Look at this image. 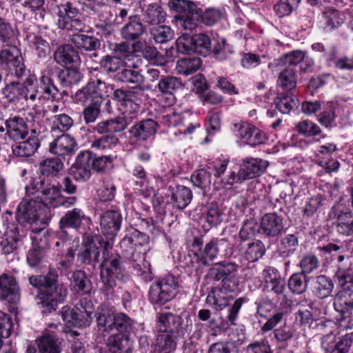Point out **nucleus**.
Returning a JSON list of instances; mask_svg holds the SVG:
<instances>
[{"instance_id": "62", "label": "nucleus", "mask_w": 353, "mask_h": 353, "mask_svg": "<svg viewBox=\"0 0 353 353\" xmlns=\"http://www.w3.org/2000/svg\"><path fill=\"white\" fill-rule=\"evenodd\" d=\"M277 109L283 114H288L296 105V100L292 94H286L275 99Z\"/></svg>"}, {"instance_id": "63", "label": "nucleus", "mask_w": 353, "mask_h": 353, "mask_svg": "<svg viewBox=\"0 0 353 353\" xmlns=\"http://www.w3.org/2000/svg\"><path fill=\"white\" fill-rule=\"evenodd\" d=\"M101 104L97 101H90L83 110V115L85 123H94L99 117Z\"/></svg>"}, {"instance_id": "14", "label": "nucleus", "mask_w": 353, "mask_h": 353, "mask_svg": "<svg viewBox=\"0 0 353 353\" xmlns=\"http://www.w3.org/2000/svg\"><path fill=\"white\" fill-rule=\"evenodd\" d=\"M175 6L184 10L185 14L181 17V26L184 29L192 30L196 28L201 17V10L189 0H176Z\"/></svg>"}, {"instance_id": "37", "label": "nucleus", "mask_w": 353, "mask_h": 353, "mask_svg": "<svg viewBox=\"0 0 353 353\" xmlns=\"http://www.w3.org/2000/svg\"><path fill=\"white\" fill-rule=\"evenodd\" d=\"M201 61L199 57H186L177 61L176 70L178 74L188 76L196 72L201 67Z\"/></svg>"}, {"instance_id": "43", "label": "nucleus", "mask_w": 353, "mask_h": 353, "mask_svg": "<svg viewBox=\"0 0 353 353\" xmlns=\"http://www.w3.org/2000/svg\"><path fill=\"white\" fill-rule=\"evenodd\" d=\"M150 33L154 41L159 43H167L174 37L173 30L165 25L152 27L150 30Z\"/></svg>"}, {"instance_id": "50", "label": "nucleus", "mask_w": 353, "mask_h": 353, "mask_svg": "<svg viewBox=\"0 0 353 353\" xmlns=\"http://www.w3.org/2000/svg\"><path fill=\"white\" fill-rule=\"evenodd\" d=\"M333 283L328 277L321 275L316 277L315 291L320 299L327 297L333 289Z\"/></svg>"}, {"instance_id": "5", "label": "nucleus", "mask_w": 353, "mask_h": 353, "mask_svg": "<svg viewBox=\"0 0 353 353\" xmlns=\"http://www.w3.org/2000/svg\"><path fill=\"white\" fill-rule=\"evenodd\" d=\"M203 241L199 237H195L192 242V248L194 254L196 255L203 265H208L214 261L219 254H226L230 248V243L225 238H214L207 243L203 249H201Z\"/></svg>"}, {"instance_id": "51", "label": "nucleus", "mask_w": 353, "mask_h": 353, "mask_svg": "<svg viewBox=\"0 0 353 353\" xmlns=\"http://www.w3.org/2000/svg\"><path fill=\"white\" fill-rule=\"evenodd\" d=\"M194 52L205 56L211 49L210 37L205 34H196L192 36Z\"/></svg>"}, {"instance_id": "29", "label": "nucleus", "mask_w": 353, "mask_h": 353, "mask_svg": "<svg viewBox=\"0 0 353 353\" xmlns=\"http://www.w3.org/2000/svg\"><path fill=\"white\" fill-rule=\"evenodd\" d=\"M145 31L144 25L137 15L130 17L129 21L121 29V35L126 41H134Z\"/></svg>"}, {"instance_id": "64", "label": "nucleus", "mask_w": 353, "mask_h": 353, "mask_svg": "<svg viewBox=\"0 0 353 353\" xmlns=\"http://www.w3.org/2000/svg\"><path fill=\"white\" fill-rule=\"evenodd\" d=\"M59 78L64 85L72 86L77 84L81 79L82 76L76 69H66L61 72Z\"/></svg>"}, {"instance_id": "23", "label": "nucleus", "mask_w": 353, "mask_h": 353, "mask_svg": "<svg viewBox=\"0 0 353 353\" xmlns=\"http://www.w3.org/2000/svg\"><path fill=\"white\" fill-rule=\"evenodd\" d=\"M159 128V124L152 119L139 121L130 130V134L139 141H145L153 137Z\"/></svg>"}, {"instance_id": "59", "label": "nucleus", "mask_w": 353, "mask_h": 353, "mask_svg": "<svg viewBox=\"0 0 353 353\" xmlns=\"http://www.w3.org/2000/svg\"><path fill=\"white\" fill-rule=\"evenodd\" d=\"M114 157L112 155H105L93 158L92 155L91 165L97 172H103L112 167Z\"/></svg>"}, {"instance_id": "13", "label": "nucleus", "mask_w": 353, "mask_h": 353, "mask_svg": "<svg viewBox=\"0 0 353 353\" xmlns=\"http://www.w3.org/2000/svg\"><path fill=\"white\" fill-rule=\"evenodd\" d=\"M233 131L237 137L246 140L250 145L262 144L266 140V137L263 132L249 123H234Z\"/></svg>"}, {"instance_id": "42", "label": "nucleus", "mask_w": 353, "mask_h": 353, "mask_svg": "<svg viewBox=\"0 0 353 353\" xmlns=\"http://www.w3.org/2000/svg\"><path fill=\"white\" fill-rule=\"evenodd\" d=\"M119 139L114 134L103 136L90 142L91 148L97 152H105L117 145Z\"/></svg>"}, {"instance_id": "54", "label": "nucleus", "mask_w": 353, "mask_h": 353, "mask_svg": "<svg viewBox=\"0 0 353 353\" xmlns=\"http://www.w3.org/2000/svg\"><path fill=\"white\" fill-rule=\"evenodd\" d=\"M325 23L330 30L340 26L344 21V15L339 11L329 9L324 12Z\"/></svg>"}, {"instance_id": "18", "label": "nucleus", "mask_w": 353, "mask_h": 353, "mask_svg": "<svg viewBox=\"0 0 353 353\" xmlns=\"http://www.w3.org/2000/svg\"><path fill=\"white\" fill-rule=\"evenodd\" d=\"M102 246L99 237H85L79 255L81 261L84 263H90L92 261H98Z\"/></svg>"}, {"instance_id": "38", "label": "nucleus", "mask_w": 353, "mask_h": 353, "mask_svg": "<svg viewBox=\"0 0 353 353\" xmlns=\"http://www.w3.org/2000/svg\"><path fill=\"white\" fill-rule=\"evenodd\" d=\"M166 13L163 8L157 3H152L147 6L144 14L146 23L156 26L165 21Z\"/></svg>"}, {"instance_id": "4", "label": "nucleus", "mask_w": 353, "mask_h": 353, "mask_svg": "<svg viewBox=\"0 0 353 353\" xmlns=\"http://www.w3.org/2000/svg\"><path fill=\"white\" fill-rule=\"evenodd\" d=\"M122 274L120 259L116 254L110 253L108 250L103 252V261L101 263V281L103 283L102 290L107 295L112 294L116 287V279Z\"/></svg>"}, {"instance_id": "47", "label": "nucleus", "mask_w": 353, "mask_h": 353, "mask_svg": "<svg viewBox=\"0 0 353 353\" xmlns=\"http://www.w3.org/2000/svg\"><path fill=\"white\" fill-rule=\"evenodd\" d=\"M181 86V83L174 77H165L157 84L158 90L165 94H172Z\"/></svg>"}, {"instance_id": "17", "label": "nucleus", "mask_w": 353, "mask_h": 353, "mask_svg": "<svg viewBox=\"0 0 353 353\" xmlns=\"http://www.w3.org/2000/svg\"><path fill=\"white\" fill-rule=\"evenodd\" d=\"M0 63H5L10 68H15V74L18 77L21 76L24 72L21 51L14 46H10L8 48L0 51Z\"/></svg>"}, {"instance_id": "58", "label": "nucleus", "mask_w": 353, "mask_h": 353, "mask_svg": "<svg viewBox=\"0 0 353 353\" xmlns=\"http://www.w3.org/2000/svg\"><path fill=\"white\" fill-rule=\"evenodd\" d=\"M73 284L79 293H88L90 290V282L84 272L77 271L72 275Z\"/></svg>"}, {"instance_id": "53", "label": "nucleus", "mask_w": 353, "mask_h": 353, "mask_svg": "<svg viewBox=\"0 0 353 353\" xmlns=\"http://www.w3.org/2000/svg\"><path fill=\"white\" fill-rule=\"evenodd\" d=\"M298 245V239L293 234H288L285 236L279 245V252L283 257L291 255Z\"/></svg>"}, {"instance_id": "55", "label": "nucleus", "mask_w": 353, "mask_h": 353, "mask_svg": "<svg viewBox=\"0 0 353 353\" xmlns=\"http://www.w3.org/2000/svg\"><path fill=\"white\" fill-rule=\"evenodd\" d=\"M265 249L263 243L260 241H256L248 245L245 251V257L250 261H256L265 254Z\"/></svg>"}, {"instance_id": "16", "label": "nucleus", "mask_w": 353, "mask_h": 353, "mask_svg": "<svg viewBox=\"0 0 353 353\" xmlns=\"http://www.w3.org/2000/svg\"><path fill=\"white\" fill-rule=\"evenodd\" d=\"M39 205L32 199H23L17 207V219L21 225H32L39 221Z\"/></svg>"}, {"instance_id": "27", "label": "nucleus", "mask_w": 353, "mask_h": 353, "mask_svg": "<svg viewBox=\"0 0 353 353\" xmlns=\"http://www.w3.org/2000/svg\"><path fill=\"white\" fill-rule=\"evenodd\" d=\"M163 119L169 126L178 128V130L174 132L175 136L178 134H191L196 128L199 127V123H190L188 121L185 120L181 115L175 113L166 114L164 116Z\"/></svg>"}, {"instance_id": "15", "label": "nucleus", "mask_w": 353, "mask_h": 353, "mask_svg": "<svg viewBox=\"0 0 353 353\" xmlns=\"http://www.w3.org/2000/svg\"><path fill=\"white\" fill-rule=\"evenodd\" d=\"M121 216L114 210L105 212L100 219V228L101 232L107 239L112 240L120 230Z\"/></svg>"}, {"instance_id": "21", "label": "nucleus", "mask_w": 353, "mask_h": 353, "mask_svg": "<svg viewBox=\"0 0 353 353\" xmlns=\"http://www.w3.org/2000/svg\"><path fill=\"white\" fill-rule=\"evenodd\" d=\"M268 165L269 163L266 160L249 157L243 160L240 169L245 179L248 180L261 175Z\"/></svg>"}, {"instance_id": "46", "label": "nucleus", "mask_w": 353, "mask_h": 353, "mask_svg": "<svg viewBox=\"0 0 353 353\" xmlns=\"http://www.w3.org/2000/svg\"><path fill=\"white\" fill-rule=\"evenodd\" d=\"M279 85L285 89L292 90L296 84V75L295 69L292 67H286L281 70L278 79Z\"/></svg>"}, {"instance_id": "56", "label": "nucleus", "mask_w": 353, "mask_h": 353, "mask_svg": "<svg viewBox=\"0 0 353 353\" xmlns=\"http://www.w3.org/2000/svg\"><path fill=\"white\" fill-rule=\"evenodd\" d=\"M321 110H322L323 112L320 114L318 121L321 125L325 127L330 126L335 119L333 102L323 103Z\"/></svg>"}, {"instance_id": "9", "label": "nucleus", "mask_w": 353, "mask_h": 353, "mask_svg": "<svg viewBox=\"0 0 353 353\" xmlns=\"http://www.w3.org/2000/svg\"><path fill=\"white\" fill-rule=\"evenodd\" d=\"M112 91V86L107 85L101 80L92 81L76 93V98L78 101L82 103L93 101L101 104L103 100Z\"/></svg>"}, {"instance_id": "2", "label": "nucleus", "mask_w": 353, "mask_h": 353, "mask_svg": "<svg viewBox=\"0 0 353 353\" xmlns=\"http://www.w3.org/2000/svg\"><path fill=\"white\" fill-rule=\"evenodd\" d=\"M29 283L41 291L39 295V303L43 307V312L55 310L58 303L62 301L67 294L65 287L47 276H32L29 278Z\"/></svg>"}, {"instance_id": "20", "label": "nucleus", "mask_w": 353, "mask_h": 353, "mask_svg": "<svg viewBox=\"0 0 353 353\" xmlns=\"http://www.w3.org/2000/svg\"><path fill=\"white\" fill-rule=\"evenodd\" d=\"M76 146L74 139L63 134L50 143L49 151L54 155L65 157L73 154Z\"/></svg>"}, {"instance_id": "12", "label": "nucleus", "mask_w": 353, "mask_h": 353, "mask_svg": "<svg viewBox=\"0 0 353 353\" xmlns=\"http://www.w3.org/2000/svg\"><path fill=\"white\" fill-rule=\"evenodd\" d=\"M123 115V117H119L99 122L94 127V131L99 134H108L107 135H110L124 130L131 123L134 117H132V114H130L129 112L125 113L124 107Z\"/></svg>"}, {"instance_id": "7", "label": "nucleus", "mask_w": 353, "mask_h": 353, "mask_svg": "<svg viewBox=\"0 0 353 353\" xmlns=\"http://www.w3.org/2000/svg\"><path fill=\"white\" fill-rule=\"evenodd\" d=\"M28 194L38 193L37 198L46 206L56 208L59 206L61 199V191L59 188L51 184H45L44 181H33L26 188Z\"/></svg>"}, {"instance_id": "24", "label": "nucleus", "mask_w": 353, "mask_h": 353, "mask_svg": "<svg viewBox=\"0 0 353 353\" xmlns=\"http://www.w3.org/2000/svg\"><path fill=\"white\" fill-rule=\"evenodd\" d=\"M182 319L181 316L170 312L160 314L158 316V327L160 332H169L181 335Z\"/></svg>"}, {"instance_id": "30", "label": "nucleus", "mask_w": 353, "mask_h": 353, "mask_svg": "<svg viewBox=\"0 0 353 353\" xmlns=\"http://www.w3.org/2000/svg\"><path fill=\"white\" fill-rule=\"evenodd\" d=\"M334 307L341 314L349 312L353 308V289L348 285L343 287L334 298Z\"/></svg>"}, {"instance_id": "40", "label": "nucleus", "mask_w": 353, "mask_h": 353, "mask_svg": "<svg viewBox=\"0 0 353 353\" xmlns=\"http://www.w3.org/2000/svg\"><path fill=\"white\" fill-rule=\"evenodd\" d=\"M337 232L345 236L353 234V213L350 211L341 212L336 219Z\"/></svg>"}, {"instance_id": "22", "label": "nucleus", "mask_w": 353, "mask_h": 353, "mask_svg": "<svg viewBox=\"0 0 353 353\" xmlns=\"http://www.w3.org/2000/svg\"><path fill=\"white\" fill-rule=\"evenodd\" d=\"M283 218L275 213L265 214L261 222L260 230L267 236H276L283 229Z\"/></svg>"}, {"instance_id": "33", "label": "nucleus", "mask_w": 353, "mask_h": 353, "mask_svg": "<svg viewBox=\"0 0 353 353\" xmlns=\"http://www.w3.org/2000/svg\"><path fill=\"white\" fill-rule=\"evenodd\" d=\"M40 145L35 136H31L27 140L16 143L12 146V153L17 157H30L35 153Z\"/></svg>"}, {"instance_id": "26", "label": "nucleus", "mask_w": 353, "mask_h": 353, "mask_svg": "<svg viewBox=\"0 0 353 353\" xmlns=\"http://www.w3.org/2000/svg\"><path fill=\"white\" fill-rule=\"evenodd\" d=\"M26 236V231H23V229L20 230L19 227L8 228L4 239L1 243L3 252L5 254H9L14 252L17 249L19 242L21 241Z\"/></svg>"}, {"instance_id": "48", "label": "nucleus", "mask_w": 353, "mask_h": 353, "mask_svg": "<svg viewBox=\"0 0 353 353\" xmlns=\"http://www.w3.org/2000/svg\"><path fill=\"white\" fill-rule=\"evenodd\" d=\"M37 345L40 353H60V347L57 339L43 335L37 340Z\"/></svg>"}, {"instance_id": "36", "label": "nucleus", "mask_w": 353, "mask_h": 353, "mask_svg": "<svg viewBox=\"0 0 353 353\" xmlns=\"http://www.w3.org/2000/svg\"><path fill=\"white\" fill-rule=\"evenodd\" d=\"M85 215L84 212L77 208L68 210L59 221L60 228L64 229L66 228H78L81 226L82 221L85 220Z\"/></svg>"}, {"instance_id": "39", "label": "nucleus", "mask_w": 353, "mask_h": 353, "mask_svg": "<svg viewBox=\"0 0 353 353\" xmlns=\"http://www.w3.org/2000/svg\"><path fill=\"white\" fill-rule=\"evenodd\" d=\"M71 41L77 48L86 51L94 50L100 46L98 39L83 34H73Z\"/></svg>"}, {"instance_id": "25", "label": "nucleus", "mask_w": 353, "mask_h": 353, "mask_svg": "<svg viewBox=\"0 0 353 353\" xmlns=\"http://www.w3.org/2000/svg\"><path fill=\"white\" fill-rule=\"evenodd\" d=\"M6 134L14 141L23 139L29 132L27 122L21 117H14L6 121Z\"/></svg>"}, {"instance_id": "28", "label": "nucleus", "mask_w": 353, "mask_h": 353, "mask_svg": "<svg viewBox=\"0 0 353 353\" xmlns=\"http://www.w3.org/2000/svg\"><path fill=\"white\" fill-rule=\"evenodd\" d=\"M180 335L169 332H159L154 343L157 353H173L177 345V339Z\"/></svg>"}, {"instance_id": "49", "label": "nucleus", "mask_w": 353, "mask_h": 353, "mask_svg": "<svg viewBox=\"0 0 353 353\" xmlns=\"http://www.w3.org/2000/svg\"><path fill=\"white\" fill-rule=\"evenodd\" d=\"M63 168V162L57 158L46 159L40 163V170L46 176L55 175Z\"/></svg>"}, {"instance_id": "61", "label": "nucleus", "mask_w": 353, "mask_h": 353, "mask_svg": "<svg viewBox=\"0 0 353 353\" xmlns=\"http://www.w3.org/2000/svg\"><path fill=\"white\" fill-rule=\"evenodd\" d=\"M191 181L194 185L205 189L211 183V174L204 169L199 170L192 175Z\"/></svg>"}, {"instance_id": "60", "label": "nucleus", "mask_w": 353, "mask_h": 353, "mask_svg": "<svg viewBox=\"0 0 353 353\" xmlns=\"http://www.w3.org/2000/svg\"><path fill=\"white\" fill-rule=\"evenodd\" d=\"M288 287L294 294H300L304 292L307 288L306 277L301 274H294L289 279Z\"/></svg>"}, {"instance_id": "45", "label": "nucleus", "mask_w": 353, "mask_h": 353, "mask_svg": "<svg viewBox=\"0 0 353 353\" xmlns=\"http://www.w3.org/2000/svg\"><path fill=\"white\" fill-rule=\"evenodd\" d=\"M323 198L318 194L308 199L302 208V216L309 219L313 216L323 204Z\"/></svg>"}, {"instance_id": "44", "label": "nucleus", "mask_w": 353, "mask_h": 353, "mask_svg": "<svg viewBox=\"0 0 353 353\" xmlns=\"http://www.w3.org/2000/svg\"><path fill=\"white\" fill-rule=\"evenodd\" d=\"M115 314L108 308H101L99 312L97 322L98 327L103 331H111L114 329Z\"/></svg>"}, {"instance_id": "31", "label": "nucleus", "mask_w": 353, "mask_h": 353, "mask_svg": "<svg viewBox=\"0 0 353 353\" xmlns=\"http://www.w3.org/2000/svg\"><path fill=\"white\" fill-rule=\"evenodd\" d=\"M146 234L134 228H130L127 234L121 242V246L127 252L132 251L136 246H141L148 243Z\"/></svg>"}, {"instance_id": "6", "label": "nucleus", "mask_w": 353, "mask_h": 353, "mask_svg": "<svg viewBox=\"0 0 353 353\" xmlns=\"http://www.w3.org/2000/svg\"><path fill=\"white\" fill-rule=\"evenodd\" d=\"M178 293V283L174 276L168 275L150 288L149 299L155 304H164L172 299Z\"/></svg>"}, {"instance_id": "57", "label": "nucleus", "mask_w": 353, "mask_h": 353, "mask_svg": "<svg viewBox=\"0 0 353 353\" xmlns=\"http://www.w3.org/2000/svg\"><path fill=\"white\" fill-rule=\"evenodd\" d=\"M134 325V321L123 313L115 314L114 329L120 332L129 333L132 332Z\"/></svg>"}, {"instance_id": "32", "label": "nucleus", "mask_w": 353, "mask_h": 353, "mask_svg": "<svg viewBox=\"0 0 353 353\" xmlns=\"http://www.w3.org/2000/svg\"><path fill=\"white\" fill-rule=\"evenodd\" d=\"M233 299L232 294L223 292L219 288H214L207 296L206 302L215 310L221 311L228 307L230 301Z\"/></svg>"}, {"instance_id": "3", "label": "nucleus", "mask_w": 353, "mask_h": 353, "mask_svg": "<svg viewBox=\"0 0 353 353\" xmlns=\"http://www.w3.org/2000/svg\"><path fill=\"white\" fill-rule=\"evenodd\" d=\"M39 83L40 88L36 75L30 74L23 83H21L22 99L30 105H35L37 102L40 101L43 97V92L47 95L46 97L48 99H54L58 92L57 88L49 77L41 76Z\"/></svg>"}, {"instance_id": "19", "label": "nucleus", "mask_w": 353, "mask_h": 353, "mask_svg": "<svg viewBox=\"0 0 353 353\" xmlns=\"http://www.w3.org/2000/svg\"><path fill=\"white\" fill-rule=\"evenodd\" d=\"M0 299L10 303L19 301L20 294L15 279L8 274L0 276Z\"/></svg>"}, {"instance_id": "8", "label": "nucleus", "mask_w": 353, "mask_h": 353, "mask_svg": "<svg viewBox=\"0 0 353 353\" xmlns=\"http://www.w3.org/2000/svg\"><path fill=\"white\" fill-rule=\"evenodd\" d=\"M57 24L60 28L68 30L83 31L85 25L80 19L79 9L70 2L58 6Z\"/></svg>"}, {"instance_id": "41", "label": "nucleus", "mask_w": 353, "mask_h": 353, "mask_svg": "<svg viewBox=\"0 0 353 353\" xmlns=\"http://www.w3.org/2000/svg\"><path fill=\"white\" fill-rule=\"evenodd\" d=\"M172 194V199L176 207L179 209L185 208L189 205L192 198L191 190L183 185L176 187Z\"/></svg>"}, {"instance_id": "10", "label": "nucleus", "mask_w": 353, "mask_h": 353, "mask_svg": "<svg viewBox=\"0 0 353 353\" xmlns=\"http://www.w3.org/2000/svg\"><path fill=\"white\" fill-rule=\"evenodd\" d=\"M352 344L350 334L337 336L333 332L321 338V347L325 353H347Z\"/></svg>"}, {"instance_id": "35", "label": "nucleus", "mask_w": 353, "mask_h": 353, "mask_svg": "<svg viewBox=\"0 0 353 353\" xmlns=\"http://www.w3.org/2000/svg\"><path fill=\"white\" fill-rule=\"evenodd\" d=\"M54 59L61 65L76 63L79 60L78 52L70 45L59 46L54 53Z\"/></svg>"}, {"instance_id": "52", "label": "nucleus", "mask_w": 353, "mask_h": 353, "mask_svg": "<svg viewBox=\"0 0 353 353\" xmlns=\"http://www.w3.org/2000/svg\"><path fill=\"white\" fill-rule=\"evenodd\" d=\"M216 267L211 270L212 274H214L216 280H221L223 278L234 273L238 268V265L233 262L219 263Z\"/></svg>"}, {"instance_id": "1", "label": "nucleus", "mask_w": 353, "mask_h": 353, "mask_svg": "<svg viewBox=\"0 0 353 353\" xmlns=\"http://www.w3.org/2000/svg\"><path fill=\"white\" fill-rule=\"evenodd\" d=\"M122 81L131 84L133 90L117 89L114 91V99L125 108V113L132 114L136 117L139 110V102L143 97V84L144 77L138 71L132 69H124L120 74Z\"/></svg>"}, {"instance_id": "11", "label": "nucleus", "mask_w": 353, "mask_h": 353, "mask_svg": "<svg viewBox=\"0 0 353 353\" xmlns=\"http://www.w3.org/2000/svg\"><path fill=\"white\" fill-rule=\"evenodd\" d=\"M92 152L88 150L80 152L70 169V174L77 181L84 182L91 176Z\"/></svg>"}, {"instance_id": "34", "label": "nucleus", "mask_w": 353, "mask_h": 353, "mask_svg": "<svg viewBox=\"0 0 353 353\" xmlns=\"http://www.w3.org/2000/svg\"><path fill=\"white\" fill-rule=\"evenodd\" d=\"M107 345L113 353H129L132 349L130 338L123 334L110 336L107 340Z\"/></svg>"}]
</instances>
